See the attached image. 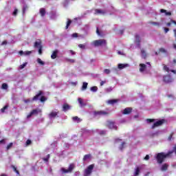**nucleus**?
Returning <instances> with one entry per match:
<instances>
[{"instance_id": "nucleus-1", "label": "nucleus", "mask_w": 176, "mask_h": 176, "mask_svg": "<svg viewBox=\"0 0 176 176\" xmlns=\"http://www.w3.org/2000/svg\"><path fill=\"white\" fill-rule=\"evenodd\" d=\"M173 153V151H168L167 153H160L157 154L156 159L157 160V162L160 163V164H162L163 162L164 161V159L166 157H170Z\"/></svg>"}, {"instance_id": "nucleus-2", "label": "nucleus", "mask_w": 176, "mask_h": 176, "mask_svg": "<svg viewBox=\"0 0 176 176\" xmlns=\"http://www.w3.org/2000/svg\"><path fill=\"white\" fill-rule=\"evenodd\" d=\"M41 96H43V92L42 91H40L39 93L38 94H36L33 98L32 100L31 99H26L24 100V102L25 104H28V102H32V101H36V100H39V98H41Z\"/></svg>"}, {"instance_id": "nucleus-3", "label": "nucleus", "mask_w": 176, "mask_h": 176, "mask_svg": "<svg viewBox=\"0 0 176 176\" xmlns=\"http://www.w3.org/2000/svg\"><path fill=\"white\" fill-rule=\"evenodd\" d=\"M94 168V164L89 165L84 171V176H90L91 173H93V169Z\"/></svg>"}, {"instance_id": "nucleus-4", "label": "nucleus", "mask_w": 176, "mask_h": 176, "mask_svg": "<svg viewBox=\"0 0 176 176\" xmlns=\"http://www.w3.org/2000/svg\"><path fill=\"white\" fill-rule=\"evenodd\" d=\"M75 168V165L74 164H71L69 166L68 169H65V168H60V171L63 173V174H68V173H72V170Z\"/></svg>"}, {"instance_id": "nucleus-5", "label": "nucleus", "mask_w": 176, "mask_h": 176, "mask_svg": "<svg viewBox=\"0 0 176 176\" xmlns=\"http://www.w3.org/2000/svg\"><path fill=\"white\" fill-rule=\"evenodd\" d=\"M92 43L94 46H105L107 45V41L104 39L96 40Z\"/></svg>"}, {"instance_id": "nucleus-6", "label": "nucleus", "mask_w": 176, "mask_h": 176, "mask_svg": "<svg viewBox=\"0 0 176 176\" xmlns=\"http://www.w3.org/2000/svg\"><path fill=\"white\" fill-rule=\"evenodd\" d=\"M140 72H144V71H145V69H148V68H151V64H149V63H147V65L143 63H140Z\"/></svg>"}, {"instance_id": "nucleus-7", "label": "nucleus", "mask_w": 176, "mask_h": 176, "mask_svg": "<svg viewBox=\"0 0 176 176\" xmlns=\"http://www.w3.org/2000/svg\"><path fill=\"white\" fill-rule=\"evenodd\" d=\"M34 47H37V49H38V54H42V43H41V41L35 42Z\"/></svg>"}, {"instance_id": "nucleus-8", "label": "nucleus", "mask_w": 176, "mask_h": 176, "mask_svg": "<svg viewBox=\"0 0 176 176\" xmlns=\"http://www.w3.org/2000/svg\"><path fill=\"white\" fill-rule=\"evenodd\" d=\"M164 123V120L157 121L152 126V129H155V127H159V126H162V124H163Z\"/></svg>"}, {"instance_id": "nucleus-9", "label": "nucleus", "mask_w": 176, "mask_h": 176, "mask_svg": "<svg viewBox=\"0 0 176 176\" xmlns=\"http://www.w3.org/2000/svg\"><path fill=\"white\" fill-rule=\"evenodd\" d=\"M107 126L109 129H113L114 130H118V126L115 125V124L111 121L107 122Z\"/></svg>"}, {"instance_id": "nucleus-10", "label": "nucleus", "mask_w": 176, "mask_h": 176, "mask_svg": "<svg viewBox=\"0 0 176 176\" xmlns=\"http://www.w3.org/2000/svg\"><path fill=\"white\" fill-rule=\"evenodd\" d=\"M39 112H41V111L38 109H34L29 115H28L27 118L30 119V118H31V116H32V115H38V113H39Z\"/></svg>"}, {"instance_id": "nucleus-11", "label": "nucleus", "mask_w": 176, "mask_h": 176, "mask_svg": "<svg viewBox=\"0 0 176 176\" xmlns=\"http://www.w3.org/2000/svg\"><path fill=\"white\" fill-rule=\"evenodd\" d=\"M164 82H166V83H170L173 82V78L170 76H165L164 77Z\"/></svg>"}, {"instance_id": "nucleus-12", "label": "nucleus", "mask_w": 176, "mask_h": 176, "mask_svg": "<svg viewBox=\"0 0 176 176\" xmlns=\"http://www.w3.org/2000/svg\"><path fill=\"white\" fill-rule=\"evenodd\" d=\"M57 113H58V112H57V111H52L49 114L50 119H54V118H56V116H57Z\"/></svg>"}, {"instance_id": "nucleus-13", "label": "nucleus", "mask_w": 176, "mask_h": 176, "mask_svg": "<svg viewBox=\"0 0 176 176\" xmlns=\"http://www.w3.org/2000/svg\"><path fill=\"white\" fill-rule=\"evenodd\" d=\"M31 53H32V52H31V51H25V52L20 51L19 52V54L21 56H30V54H31Z\"/></svg>"}, {"instance_id": "nucleus-14", "label": "nucleus", "mask_w": 176, "mask_h": 176, "mask_svg": "<svg viewBox=\"0 0 176 176\" xmlns=\"http://www.w3.org/2000/svg\"><path fill=\"white\" fill-rule=\"evenodd\" d=\"M140 42H141V38L139 35L135 36V43L140 47Z\"/></svg>"}, {"instance_id": "nucleus-15", "label": "nucleus", "mask_w": 176, "mask_h": 176, "mask_svg": "<svg viewBox=\"0 0 176 176\" xmlns=\"http://www.w3.org/2000/svg\"><path fill=\"white\" fill-rule=\"evenodd\" d=\"M107 113L105 112V111H95V112H94V115H95L96 116H98V115H99V116H104V115H107Z\"/></svg>"}, {"instance_id": "nucleus-16", "label": "nucleus", "mask_w": 176, "mask_h": 176, "mask_svg": "<svg viewBox=\"0 0 176 176\" xmlns=\"http://www.w3.org/2000/svg\"><path fill=\"white\" fill-rule=\"evenodd\" d=\"M141 171V167H136L135 169V173L133 174V176H138L140 175V173Z\"/></svg>"}, {"instance_id": "nucleus-17", "label": "nucleus", "mask_w": 176, "mask_h": 176, "mask_svg": "<svg viewBox=\"0 0 176 176\" xmlns=\"http://www.w3.org/2000/svg\"><path fill=\"white\" fill-rule=\"evenodd\" d=\"M129 67V64H118V69H124V68H127Z\"/></svg>"}, {"instance_id": "nucleus-18", "label": "nucleus", "mask_w": 176, "mask_h": 176, "mask_svg": "<svg viewBox=\"0 0 176 176\" xmlns=\"http://www.w3.org/2000/svg\"><path fill=\"white\" fill-rule=\"evenodd\" d=\"M131 112V108L127 107L123 111V114L124 115H127Z\"/></svg>"}, {"instance_id": "nucleus-19", "label": "nucleus", "mask_w": 176, "mask_h": 176, "mask_svg": "<svg viewBox=\"0 0 176 176\" xmlns=\"http://www.w3.org/2000/svg\"><path fill=\"white\" fill-rule=\"evenodd\" d=\"M168 168V164H164L161 167V171H166Z\"/></svg>"}, {"instance_id": "nucleus-20", "label": "nucleus", "mask_w": 176, "mask_h": 176, "mask_svg": "<svg viewBox=\"0 0 176 176\" xmlns=\"http://www.w3.org/2000/svg\"><path fill=\"white\" fill-rule=\"evenodd\" d=\"M105 11L102 10H95V14H104Z\"/></svg>"}, {"instance_id": "nucleus-21", "label": "nucleus", "mask_w": 176, "mask_h": 176, "mask_svg": "<svg viewBox=\"0 0 176 176\" xmlns=\"http://www.w3.org/2000/svg\"><path fill=\"white\" fill-rule=\"evenodd\" d=\"M164 71H166V72H173V74H176V70H170L166 65L164 66Z\"/></svg>"}, {"instance_id": "nucleus-22", "label": "nucleus", "mask_w": 176, "mask_h": 176, "mask_svg": "<svg viewBox=\"0 0 176 176\" xmlns=\"http://www.w3.org/2000/svg\"><path fill=\"white\" fill-rule=\"evenodd\" d=\"M141 56L142 57V58H145L146 57H147L148 54H146V52H145V50H141Z\"/></svg>"}, {"instance_id": "nucleus-23", "label": "nucleus", "mask_w": 176, "mask_h": 176, "mask_svg": "<svg viewBox=\"0 0 176 176\" xmlns=\"http://www.w3.org/2000/svg\"><path fill=\"white\" fill-rule=\"evenodd\" d=\"M160 12L161 13H165L166 16H171V12H167V10H166L164 9H161Z\"/></svg>"}, {"instance_id": "nucleus-24", "label": "nucleus", "mask_w": 176, "mask_h": 176, "mask_svg": "<svg viewBox=\"0 0 176 176\" xmlns=\"http://www.w3.org/2000/svg\"><path fill=\"white\" fill-rule=\"evenodd\" d=\"M57 53H58V51H57V50L54 51V52L52 53V54L51 56V58L54 60V58H56L57 57Z\"/></svg>"}, {"instance_id": "nucleus-25", "label": "nucleus", "mask_w": 176, "mask_h": 176, "mask_svg": "<svg viewBox=\"0 0 176 176\" xmlns=\"http://www.w3.org/2000/svg\"><path fill=\"white\" fill-rule=\"evenodd\" d=\"M71 107L68 105V104H63V111L65 112L68 111V109H70Z\"/></svg>"}, {"instance_id": "nucleus-26", "label": "nucleus", "mask_w": 176, "mask_h": 176, "mask_svg": "<svg viewBox=\"0 0 176 176\" xmlns=\"http://www.w3.org/2000/svg\"><path fill=\"white\" fill-rule=\"evenodd\" d=\"M40 14L42 16H45V14H46V10H45V8L40 9Z\"/></svg>"}, {"instance_id": "nucleus-27", "label": "nucleus", "mask_w": 176, "mask_h": 176, "mask_svg": "<svg viewBox=\"0 0 176 176\" xmlns=\"http://www.w3.org/2000/svg\"><path fill=\"white\" fill-rule=\"evenodd\" d=\"M78 102H79L80 107H85V105H86V104H85L83 102V100L80 98H78Z\"/></svg>"}, {"instance_id": "nucleus-28", "label": "nucleus", "mask_w": 176, "mask_h": 176, "mask_svg": "<svg viewBox=\"0 0 176 176\" xmlns=\"http://www.w3.org/2000/svg\"><path fill=\"white\" fill-rule=\"evenodd\" d=\"M74 122H77V123H79L80 122V118H79L78 116H75L72 118Z\"/></svg>"}, {"instance_id": "nucleus-29", "label": "nucleus", "mask_w": 176, "mask_h": 176, "mask_svg": "<svg viewBox=\"0 0 176 176\" xmlns=\"http://www.w3.org/2000/svg\"><path fill=\"white\" fill-rule=\"evenodd\" d=\"M90 157H91V155H85L83 157V160L84 162H86V160H89V159H90Z\"/></svg>"}, {"instance_id": "nucleus-30", "label": "nucleus", "mask_w": 176, "mask_h": 176, "mask_svg": "<svg viewBox=\"0 0 176 176\" xmlns=\"http://www.w3.org/2000/svg\"><path fill=\"white\" fill-rule=\"evenodd\" d=\"M150 24H152L153 25H155L157 27H160V23H159V22L151 21V22H150Z\"/></svg>"}, {"instance_id": "nucleus-31", "label": "nucleus", "mask_w": 176, "mask_h": 176, "mask_svg": "<svg viewBox=\"0 0 176 176\" xmlns=\"http://www.w3.org/2000/svg\"><path fill=\"white\" fill-rule=\"evenodd\" d=\"M107 102H108V104H113L116 102H118V100H108Z\"/></svg>"}, {"instance_id": "nucleus-32", "label": "nucleus", "mask_w": 176, "mask_h": 176, "mask_svg": "<svg viewBox=\"0 0 176 176\" xmlns=\"http://www.w3.org/2000/svg\"><path fill=\"white\" fill-rule=\"evenodd\" d=\"M87 82H83L82 87V90H86L87 89Z\"/></svg>"}, {"instance_id": "nucleus-33", "label": "nucleus", "mask_w": 176, "mask_h": 176, "mask_svg": "<svg viewBox=\"0 0 176 176\" xmlns=\"http://www.w3.org/2000/svg\"><path fill=\"white\" fill-rule=\"evenodd\" d=\"M104 74H105L106 75H109V74H111V70L109 69H105L103 71Z\"/></svg>"}, {"instance_id": "nucleus-34", "label": "nucleus", "mask_w": 176, "mask_h": 176, "mask_svg": "<svg viewBox=\"0 0 176 176\" xmlns=\"http://www.w3.org/2000/svg\"><path fill=\"white\" fill-rule=\"evenodd\" d=\"M1 89H4V90H8V84L3 83L2 85Z\"/></svg>"}, {"instance_id": "nucleus-35", "label": "nucleus", "mask_w": 176, "mask_h": 176, "mask_svg": "<svg viewBox=\"0 0 176 176\" xmlns=\"http://www.w3.org/2000/svg\"><path fill=\"white\" fill-rule=\"evenodd\" d=\"M37 63H38V64H40L41 65H45V62L42 61L41 58L37 59Z\"/></svg>"}, {"instance_id": "nucleus-36", "label": "nucleus", "mask_w": 176, "mask_h": 176, "mask_svg": "<svg viewBox=\"0 0 176 176\" xmlns=\"http://www.w3.org/2000/svg\"><path fill=\"white\" fill-rule=\"evenodd\" d=\"M91 91H94V92H96L97 91V90H98V88L97 87H91Z\"/></svg>"}, {"instance_id": "nucleus-37", "label": "nucleus", "mask_w": 176, "mask_h": 176, "mask_svg": "<svg viewBox=\"0 0 176 176\" xmlns=\"http://www.w3.org/2000/svg\"><path fill=\"white\" fill-rule=\"evenodd\" d=\"M46 100H47V98H46V97H45V96H41L40 98V101L41 102H45V101H46Z\"/></svg>"}, {"instance_id": "nucleus-38", "label": "nucleus", "mask_w": 176, "mask_h": 176, "mask_svg": "<svg viewBox=\"0 0 176 176\" xmlns=\"http://www.w3.org/2000/svg\"><path fill=\"white\" fill-rule=\"evenodd\" d=\"M112 90H113V88L111 87H110L109 88H107L105 89V91H106V93H111V91H112Z\"/></svg>"}, {"instance_id": "nucleus-39", "label": "nucleus", "mask_w": 176, "mask_h": 176, "mask_svg": "<svg viewBox=\"0 0 176 176\" xmlns=\"http://www.w3.org/2000/svg\"><path fill=\"white\" fill-rule=\"evenodd\" d=\"M18 12H19V10H17V8H15L14 12H12V16H17Z\"/></svg>"}, {"instance_id": "nucleus-40", "label": "nucleus", "mask_w": 176, "mask_h": 176, "mask_svg": "<svg viewBox=\"0 0 176 176\" xmlns=\"http://www.w3.org/2000/svg\"><path fill=\"white\" fill-rule=\"evenodd\" d=\"M26 65H27V63H23V65H21L19 66V69H24V67H26Z\"/></svg>"}, {"instance_id": "nucleus-41", "label": "nucleus", "mask_w": 176, "mask_h": 176, "mask_svg": "<svg viewBox=\"0 0 176 176\" xmlns=\"http://www.w3.org/2000/svg\"><path fill=\"white\" fill-rule=\"evenodd\" d=\"M78 47H80V49H85L86 48V45L80 44V45H78Z\"/></svg>"}, {"instance_id": "nucleus-42", "label": "nucleus", "mask_w": 176, "mask_h": 176, "mask_svg": "<svg viewBox=\"0 0 176 176\" xmlns=\"http://www.w3.org/2000/svg\"><path fill=\"white\" fill-rule=\"evenodd\" d=\"M69 25H71V19H68V21H67V25H66V30L68 29V27H69Z\"/></svg>"}, {"instance_id": "nucleus-43", "label": "nucleus", "mask_w": 176, "mask_h": 176, "mask_svg": "<svg viewBox=\"0 0 176 176\" xmlns=\"http://www.w3.org/2000/svg\"><path fill=\"white\" fill-rule=\"evenodd\" d=\"M8 109V105H6L3 108H2L1 109V112H2V113H3V112H5V110Z\"/></svg>"}, {"instance_id": "nucleus-44", "label": "nucleus", "mask_w": 176, "mask_h": 176, "mask_svg": "<svg viewBox=\"0 0 176 176\" xmlns=\"http://www.w3.org/2000/svg\"><path fill=\"white\" fill-rule=\"evenodd\" d=\"M121 146H120V151H122L123 149V146L124 145V144H126L125 142H120Z\"/></svg>"}, {"instance_id": "nucleus-45", "label": "nucleus", "mask_w": 176, "mask_h": 176, "mask_svg": "<svg viewBox=\"0 0 176 176\" xmlns=\"http://www.w3.org/2000/svg\"><path fill=\"white\" fill-rule=\"evenodd\" d=\"M12 146H13V143H10V144L7 146V150L10 149V148H12Z\"/></svg>"}, {"instance_id": "nucleus-46", "label": "nucleus", "mask_w": 176, "mask_h": 176, "mask_svg": "<svg viewBox=\"0 0 176 176\" xmlns=\"http://www.w3.org/2000/svg\"><path fill=\"white\" fill-rule=\"evenodd\" d=\"M146 122H147V123H151V122H155V120H153V119H147Z\"/></svg>"}, {"instance_id": "nucleus-47", "label": "nucleus", "mask_w": 176, "mask_h": 176, "mask_svg": "<svg viewBox=\"0 0 176 176\" xmlns=\"http://www.w3.org/2000/svg\"><path fill=\"white\" fill-rule=\"evenodd\" d=\"M27 9H28L27 6H23V13H25V10H27Z\"/></svg>"}, {"instance_id": "nucleus-48", "label": "nucleus", "mask_w": 176, "mask_h": 176, "mask_svg": "<svg viewBox=\"0 0 176 176\" xmlns=\"http://www.w3.org/2000/svg\"><path fill=\"white\" fill-rule=\"evenodd\" d=\"M160 52H161L162 53H166V50H164V48H160Z\"/></svg>"}, {"instance_id": "nucleus-49", "label": "nucleus", "mask_w": 176, "mask_h": 176, "mask_svg": "<svg viewBox=\"0 0 176 176\" xmlns=\"http://www.w3.org/2000/svg\"><path fill=\"white\" fill-rule=\"evenodd\" d=\"M73 38H78V34L77 33H74L72 35Z\"/></svg>"}, {"instance_id": "nucleus-50", "label": "nucleus", "mask_w": 176, "mask_h": 176, "mask_svg": "<svg viewBox=\"0 0 176 176\" xmlns=\"http://www.w3.org/2000/svg\"><path fill=\"white\" fill-rule=\"evenodd\" d=\"M106 133H107V131H100V135H104V134H106Z\"/></svg>"}, {"instance_id": "nucleus-51", "label": "nucleus", "mask_w": 176, "mask_h": 176, "mask_svg": "<svg viewBox=\"0 0 176 176\" xmlns=\"http://www.w3.org/2000/svg\"><path fill=\"white\" fill-rule=\"evenodd\" d=\"M105 83H107V81H101L100 82V86H104V85H105Z\"/></svg>"}, {"instance_id": "nucleus-52", "label": "nucleus", "mask_w": 176, "mask_h": 176, "mask_svg": "<svg viewBox=\"0 0 176 176\" xmlns=\"http://www.w3.org/2000/svg\"><path fill=\"white\" fill-rule=\"evenodd\" d=\"M26 145H31V140H28L26 142Z\"/></svg>"}, {"instance_id": "nucleus-53", "label": "nucleus", "mask_w": 176, "mask_h": 176, "mask_svg": "<svg viewBox=\"0 0 176 176\" xmlns=\"http://www.w3.org/2000/svg\"><path fill=\"white\" fill-rule=\"evenodd\" d=\"M164 31H165V34H167L168 32L169 31V29L167 28H164Z\"/></svg>"}, {"instance_id": "nucleus-54", "label": "nucleus", "mask_w": 176, "mask_h": 176, "mask_svg": "<svg viewBox=\"0 0 176 176\" xmlns=\"http://www.w3.org/2000/svg\"><path fill=\"white\" fill-rule=\"evenodd\" d=\"M150 158L149 155H146L144 157V160H148Z\"/></svg>"}, {"instance_id": "nucleus-55", "label": "nucleus", "mask_w": 176, "mask_h": 176, "mask_svg": "<svg viewBox=\"0 0 176 176\" xmlns=\"http://www.w3.org/2000/svg\"><path fill=\"white\" fill-rule=\"evenodd\" d=\"M69 52H70L72 56L75 55V52H74L72 50H69Z\"/></svg>"}, {"instance_id": "nucleus-56", "label": "nucleus", "mask_w": 176, "mask_h": 176, "mask_svg": "<svg viewBox=\"0 0 176 176\" xmlns=\"http://www.w3.org/2000/svg\"><path fill=\"white\" fill-rule=\"evenodd\" d=\"M8 43V42L6 41H3L2 42V43H1V45H6Z\"/></svg>"}, {"instance_id": "nucleus-57", "label": "nucleus", "mask_w": 176, "mask_h": 176, "mask_svg": "<svg viewBox=\"0 0 176 176\" xmlns=\"http://www.w3.org/2000/svg\"><path fill=\"white\" fill-rule=\"evenodd\" d=\"M170 22L173 23V24H175L176 25V21L174 20H170Z\"/></svg>"}, {"instance_id": "nucleus-58", "label": "nucleus", "mask_w": 176, "mask_h": 176, "mask_svg": "<svg viewBox=\"0 0 176 176\" xmlns=\"http://www.w3.org/2000/svg\"><path fill=\"white\" fill-rule=\"evenodd\" d=\"M96 34L98 35H100V30H98V28H97V30H96Z\"/></svg>"}, {"instance_id": "nucleus-59", "label": "nucleus", "mask_w": 176, "mask_h": 176, "mask_svg": "<svg viewBox=\"0 0 176 176\" xmlns=\"http://www.w3.org/2000/svg\"><path fill=\"white\" fill-rule=\"evenodd\" d=\"M72 85H74V86H76L78 85V82H72Z\"/></svg>"}, {"instance_id": "nucleus-60", "label": "nucleus", "mask_w": 176, "mask_h": 176, "mask_svg": "<svg viewBox=\"0 0 176 176\" xmlns=\"http://www.w3.org/2000/svg\"><path fill=\"white\" fill-rule=\"evenodd\" d=\"M69 61L70 63H75V60H74V59H70V60H69Z\"/></svg>"}, {"instance_id": "nucleus-61", "label": "nucleus", "mask_w": 176, "mask_h": 176, "mask_svg": "<svg viewBox=\"0 0 176 176\" xmlns=\"http://www.w3.org/2000/svg\"><path fill=\"white\" fill-rule=\"evenodd\" d=\"M166 25H167V27H170V25H171V23H166Z\"/></svg>"}, {"instance_id": "nucleus-62", "label": "nucleus", "mask_w": 176, "mask_h": 176, "mask_svg": "<svg viewBox=\"0 0 176 176\" xmlns=\"http://www.w3.org/2000/svg\"><path fill=\"white\" fill-rule=\"evenodd\" d=\"M173 48L175 49V50H176V44L175 43L173 44Z\"/></svg>"}, {"instance_id": "nucleus-63", "label": "nucleus", "mask_w": 176, "mask_h": 176, "mask_svg": "<svg viewBox=\"0 0 176 176\" xmlns=\"http://www.w3.org/2000/svg\"><path fill=\"white\" fill-rule=\"evenodd\" d=\"M173 63H174V64H176V60H175V59L173 60Z\"/></svg>"}, {"instance_id": "nucleus-64", "label": "nucleus", "mask_w": 176, "mask_h": 176, "mask_svg": "<svg viewBox=\"0 0 176 176\" xmlns=\"http://www.w3.org/2000/svg\"><path fill=\"white\" fill-rule=\"evenodd\" d=\"M118 54H123L120 51H119Z\"/></svg>"}]
</instances>
